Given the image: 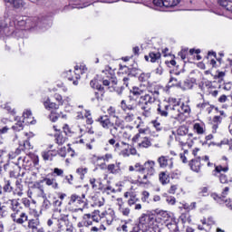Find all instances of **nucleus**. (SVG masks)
<instances>
[{"label": "nucleus", "mask_w": 232, "mask_h": 232, "mask_svg": "<svg viewBox=\"0 0 232 232\" xmlns=\"http://www.w3.org/2000/svg\"><path fill=\"white\" fill-rule=\"evenodd\" d=\"M7 204H9V208L12 211L11 218L13 222L20 226H23V224L28 222L27 227L33 232H35V229H37V227H39V226L41 225V221L39 220V218L28 219V214L23 211V207L21 206L19 199H9L7 201Z\"/></svg>", "instance_id": "1"}, {"label": "nucleus", "mask_w": 232, "mask_h": 232, "mask_svg": "<svg viewBox=\"0 0 232 232\" xmlns=\"http://www.w3.org/2000/svg\"><path fill=\"white\" fill-rule=\"evenodd\" d=\"M159 95H160V92L157 87L147 86V92L141 95L136 103V106H139L142 111L143 117H151V106L157 101Z\"/></svg>", "instance_id": "2"}, {"label": "nucleus", "mask_w": 232, "mask_h": 232, "mask_svg": "<svg viewBox=\"0 0 232 232\" xmlns=\"http://www.w3.org/2000/svg\"><path fill=\"white\" fill-rule=\"evenodd\" d=\"M138 226H140V229L145 227V229H152L153 232L162 231V224H159L157 218L150 215H142Z\"/></svg>", "instance_id": "3"}, {"label": "nucleus", "mask_w": 232, "mask_h": 232, "mask_svg": "<svg viewBox=\"0 0 232 232\" xmlns=\"http://www.w3.org/2000/svg\"><path fill=\"white\" fill-rule=\"evenodd\" d=\"M121 108L124 111L123 121L125 122H133L135 121V110H137V104L130 101L129 103H126L125 100L121 102Z\"/></svg>", "instance_id": "4"}, {"label": "nucleus", "mask_w": 232, "mask_h": 232, "mask_svg": "<svg viewBox=\"0 0 232 232\" xmlns=\"http://www.w3.org/2000/svg\"><path fill=\"white\" fill-rule=\"evenodd\" d=\"M17 24L21 28H26L27 30L30 28H35L36 26L41 29H43V26H44V28H49V26H51L50 24L46 26V22L39 21L38 18H20L17 21Z\"/></svg>", "instance_id": "5"}, {"label": "nucleus", "mask_w": 232, "mask_h": 232, "mask_svg": "<svg viewBox=\"0 0 232 232\" xmlns=\"http://www.w3.org/2000/svg\"><path fill=\"white\" fill-rule=\"evenodd\" d=\"M155 161L149 160L143 164V171H145V175L142 179H139V181L140 184H148V179L150 177H153L155 173H157V170L155 169Z\"/></svg>", "instance_id": "6"}, {"label": "nucleus", "mask_w": 232, "mask_h": 232, "mask_svg": "<svg viewBox=\"0 0 232 232\" xmlns=\"http://www.w3.org/2000/svg\"><path fill=\"white\" fill-rule=\"evenodd\" d=\"M53 218L57 222L56 232L64 231L66 224H68V216L62 214L61 210H55L53 214Z\"/></svg>", "instance_id": "7"}, {"label": "nucleus", "mask_w": 232, "mask_h": 232, "mask_svg": "<svg viewBox=\"0 0 232 232\" xmlns=\"http://www.w3.org/2000/svg\"><path fill=\"white\" fill-rule=\"evenodd\" d=\"M69 206H72V208H74L75 212L77 211L82 212L84 206H86V202L80 196L73 194L71 196Z\"/></svg>", "instance_id": "8"}, {"label": "nucleus", "mask_w": 232, "mask_h": 232, "mask_svg": "<svg viewBox=\"0 0 232 232\" xmlns=\"http://www.w3.org/2000/svg\"><path fill=\"white\" fill-rule=\"evenodd\" d=\"M132 140H133V142L138 143V148H140V150L151 148V140L150 138H148L147 136H142L140 134H136L132 138Z\"/></svg>", "instance_id": "9"}, {"label": "nucleus", "mask_w": 232, "mask_h": 232, "mask_svg": "<svg viewBox=\"0 0 232 232\" xmlns=\"http://www.w3.org/2000/svg\"><path fill=\"white\" fill-rule=\"evenodd\" d=\"M180 3V0H152L156 8H173Z\"/></svg>", "instance_id": "10"}, {"label": "nucleus", "mask_w": 232, "mask_h": 232, "mask_svg": "<svg viewBox=\"0 0 232 232\" xmlns=\"http://www.w3.org/2000/svg\"><path fill=\"white\" fill-rule=\"evenodd\" d=\"M200 98L199 101L196 103V108L199 110V111H208V113H211L213 111V108L211 107V103H209L206 99H204V94L199 93Z\"/></svg>", "instance_id": "11"}, {"label": "nucleus", "mask_w": 232, "mask_h": 232, "mask_svg": "<svg viewBox=\"0 0 232 232\" xmlns=\"http://www.w3.org/2000/svg\"><path fill=\"white\" fill-rule=\"evenodd\" d=\"M215 170L217 173H219V182L221 184H228V182H232L231 178H227V176L224 173H227V171H229V167H222V165L216 166Z\"/></svg>", "instance_id": "12"}, {"label": "nucleus", "mask_w": 232, "mask_h": 232, "mask_svg": "<svg viewBox=\"0 0 232 232\" xmlns=\"http://www.w3.org/2000/svg\"><path fill=\"white\" fill-rule=\"evenodd\" d=\"M88 72V68L86 67V65L84 64H81V65H76L74 67V78L76 80H73V77H69V81H73L72 84H74V86H77V84H79V79H81V74L82 75V73H86Z\"/></svg>", "instance_id": "13"}, {"label": "nucleus", "mask_w": 232, "mask_h": 232, "mask_svg": "<svg viewBox=\"0 0 232 232\" xmlns=\"http://www.w3.org/2000/svg\"><path fill=\"white\" fill-rule=\"evenodd\" d=\"M203 161V162H207V166L211 167L213 166V163L209 162V157L208 156H205L204 158H202L200 160L198 159V160H192L191 162L189 163V166H190V169H192V171H195L196 173H198V171H200V161Z\"/></svg>", "instance_id": "14"}, {"label": "nucleus", "mask_w": 232, "mask_h": 232, "mask_svg": "<svg viewBox=\"0 0 232 232\" xmlns=\"http://www.w3.org/2000/svg\"><path fill=\"white\" fill-rule=\"evenodd\" d=\"M102 219H104L108 226H111L115 220V210L113 208H107L101 213Z\"/></svg>", "instance_id": "15"}, {"label": "nucleus", "mask_w": 232, "mask_h": 232, "mask_svg": "<svg viewBox=\"0 0 232 232\" xmlns=\"http://www.w3.org/2000/svg\"><path fill=\"white\" fill-rule=\"evenodd\" d=\"M156 220H158V224H161V229L164 224H167V222H169L170 220H173V217H171V214L166 210H160L158 214V217L156 218Z\"/></svg>", "instance_id": "16"}, {"label": "nucleus", "mask_w": 232, "mask_h": 232, "mask_svg": "<svg viewBox=\"0 0 232 232\" xmlns=\"http://www.w3.org/2000/svg\"><path fill=\"white\" fill-rule=\"evenodd\" d=\"M116 206H118V211L121 213L123 217H130V213H131V209L129 207H126L124 200L121 198H118L116 199Z\"/></svg>", "instance_id": "17"}, {"label": "nucleus", "mask_w": 232, "mask_h": 232, "mask_svg": "<svg viewBox=\"0 0 232 232\" xmlns=\"http://www.w3.org/2000/svg\"><path fill=\"white\" fill-rule=\"evenodd\" d=\"M157 161L158 164H160V168H169V169H173V158L160 156L158 158Z\"/></svg>", "instance_id": "18"}, {"label": "nucleus", "mask_w": 232, "mask_h": 232, "mask_svg": "<svg viewBox=\"0 0 232 232\" xmlns=\"http://www.w3.org/2000/svg\"><path fill=\"white\" fill-rule=\"evenodd\" d=\"M169 117L176 119L177 121H182V112H180V105L169 107Z\"/></svg>", "instance_id": "19"}, {"label": "nucleus", "mask_w": 232, "mask_h": 232, "mask_svg": "<svg viewBox=\"0 0 232 232\" xmlns=\"http://www.w3.org/2000/svg\"><path fill=\"white\" fill-rule=\"evenodd\" d=\"M202 225H198V229H199V231H206L208 232L209 229H211V225L215 224V222L213 221V218H209L208 220L207 221L206 218H203L200 220Z\"/></svg>", "instance_id": "20"}, {"label": "nucleus", "mask_w": 232, "mask_h": 232, "mask_svg": "<svg viewBox=\"0 0 232 232\" xmlns=\"http://www.w3.org/2000/svg\"><path fill=\"white\" fill-rule=\"evenodd\" d=\"M107 170L111 175H121L122 169L121 168V162L111 163L107 166Z\"/></svg>", "instance_id": "21"}, {"label": "nucleus", "mask_w": 232, "mask_h": 232, "mask_svg": "<svg viewBox=\"0 0 232 232\" xmlns=\"http://www.w3.org/2000/svg\"><path fill=\"white\" fill-rule=\"evenodd\" d=\"M98 122H100L101 126L104 128V130H110L111 126H113V122L108 118V115L101 116L97 120Z\"/></svg>", "instance_id": "22"}, {"label": "nucleus", "mask_w": 232, "mask_h": 232, "mask_svg": "<svg viewBox=\"0 0 232 232\" xmlns=\"http://www.w3.org/2000/svg\"><path fill=\"white\" fill-rule=\"evenodd\" d=\"M123 196L125 198H129L127 203L130 208L134 206L136 202H139V198H137V194H135V192H125Z\"/></svg>", "instance_id": "23"}, {"label": "nucleus", "mask_w": 232, "mask_h": 232, "mask_svg": "<svg viewBox=\"0 0 232 232\" xmlns=\"http://www.w3.org/2000/svg\"><path fill=\"white\" fill-rule=\"evenodd\" d=\"M148 92V87L144 89L142 85L140 87L134 86L132 87L130 93L134 95V97H142V95L146 94Z\"/></svg>", "instance_id": "24"}, {"label": "nucleus", "mask_w": 232, "mask_h": 232, "mask_svg": "<svg viewBox=\"0 0 232 232\" xmlns=\"http://www.w3.org/2000/svg\"><path fill=\"white\" fill-rule=\"evenodd\" d=\"M157 111L160 117H169V105H159Z\"/></svg>", "instance_id": "25"}, {"label": "nucleus", "mask_w": 232, "mask_h": 232, "mask_svg": "<svg viewBox=\"0 0 232 232\" xmlns=\"http://www.w3.org/2000/svg\"><path fill=\"white\" fill-rule=\"evenodd\" d=\"M227 193H229V188L227 187L223 190L221 197H218V195L217 194H212L211 197L214 198V200H217L218 202H219V204H222V202H224V198L227 197Z\"/></svg>", "instance_id": "26"}, {"label": "nucleus", "mask_w": 232, "mask_h": 232, "mask_svg": "<svg viewBox=\"0 0 232 232\" xmlns=\"http://www.w3.org/2000/svg\"><path fill=\"white\" fill-rule=\"evenodd\" d=\"M34 147L32 146V144L30 143L29 140H24L23 145H20L18 150L21 153V151H24V153L26 155H28V153H30V150H32Z\"/></svg>", "instance_id": "27"}, {"label": "nucleus", "mask_w": 232, "mask_h": 232, "mask_svg": "<svg viewBox=\"0 0 232 232\" xmlns=\"http://www.w3.org/2000/svg\"><path fill=\"white\" fill-rule=\"evenodd\" d=\"M159 181L162 186H166V184H169V174L162 171L159 174Z\"/></svg>", "instance_id": "28"}, {"label": "nucleus", "mask_w": 232, "mask_h": 232, "mask_svg": "<svg viewBox=\"0 0 232 232\" xmlns=\"http://www.w3.org/2000/svg\"><path fill=\"white\" fill-rule=\"evenodd\" d=\"M146 61H150V63H157L159 59H160V53L159 52H152L149 53V56H145Z\"/></svg>", "instance_id": "29"}, {"label": "nucleus", "mask_w": 232, "mask_h": 232, "mask_svg": "<svg viewBox=\"0 0 232 232\" xmlns=\"http://www.w3.org/2000/svg\"><path fill=\"white\" fill-rule=\"evenodd\" d=\"M193 137V134H185V136L176 137V140L181 143V146H186V144H189V139Z\"/></svg>", "instance_id": "30"}, {"label": "nucleus", "mask_w": 232, "mask_h": 232, "mask_svg": "<svg viewBox=\"0 0 232 232\" xmlns=\"http://www.w3.org/2000/svg\"><path fill=\"white\" fill-rule=\"evenodd\" d=\"M23 117L24 122H25L26 124H34V121H31V119H34V117H32V111L25 110L23 113Z\"/></svg>", "instance_id": "31"}, {"label": "nucleus", "mask_w": 232, "mask_h": 232, "mask_svg": "<svg viewBox=\"0 0 232 232\" xmlns=\"http://www.w3.org/2000/svg\"><path fill=\"white\" fill-rule=\"evenodd\" d=\"M44 106L45 110H59V104H57L55 102H52L50 101V99H47L44 102Z\"/></svg>", "instance_id": "32"}, {"label": "nucleus", "mask_w": 232, "mask_h": 232, "mask_svg": "<svg viewBox=\"0 0 232 232\" xmlns=\"http://www.w3.org/2000/svg\"><path fill=\"white\" fill-rule=\"evenodd\" d=\"M91 87H92L94 90H98V92H102V93H104L103 90L104 87L99 83V80L93 79L90 82Z\"/></svg>", "instance_id": "33"}, {"label": "nucleus", "mask_w": 232, "mask_h": 232, "mask_svg": "<svg viewBox=\"0 0 232 232\" xmlns=\"http://www.w3.org/2000/svg\"><path fill=\"white\" fill-rule=\"evenodd\" d=\"M83 226L85 227H90V226H93V219L90 214H85L83 216Z\"/></svg>", "instance_id": "34"}, {"label": "nucleus", "mask_w": 232, "mask_h": 232, "mask_svg": "<svg viewBox=\"0 0 232 232\" xmlns=\"http://www.w3.org/2000/svg\"><path fill=\"white\" fill-rule=\"evenodd\" d=\"M218 4L228 12H232V2L229 0H218Z\"/></svg>", "instance_id": "35"}, {"label": "nucleus", "mask_w": 232, "mask_h": 232, "mask_svg": "<svg viewBox=\"0 0 232 232\" xmlns=\"http://www.w3.org/2000/svg\"><path fill=\"white\" fill-rule=\"evenodd\" d=\"M44 182H45L46 186H52L53 189H57L59 188V184L55 181V179H44Z\"/></svg>", "instance_id": "36"}, {"label": "nucleus", "mask_w": 232, "mask_h": 232, "mask_svg": "<svg viewBox=\"0 0 232 232\" xmlns=\"http://www.w3.org/2000/svg\"><path fill=\"white\" fill-rule=\"evenodd\" d=\"M10 5H13L14 8L16 9L24 8L26 6V3H24V0H14Z\"/></svg>", "instance_id": "37"}, {"label": "nucleus", "mask_w": 232, "mask_h": 232, "mask_svg": "<svg viewBox=\"0 0 232 232\" xmlns=\"http://www.w3.org/2000/svg\"><path fill=\"white\" fill-rule=\"evenodd\" d=\"M90 215H91V218H92V221H94L96 224H98L100 220H102V217H101V211L99 210H94Z\"/></svg>", "instance_id": "38"}, {"label": "nucleus", "mask_w": 232, "mask_h": 232, "mask_svg": "<svg viewBox=\"0 0 232 232\" xmlns=\"http://www.w3.org/2000/svg\"><path fill=\"white\" fill-rule=\"evenodd\" d=\"M67 138L63 136V134H56L55 135V142L58 144V146H63L64 142H66Z\"/></svg>", "instance_id": "39"}, {"label": "nucleus", "mask_w": 232, "mask_h": 232, "mask_svg": "<svg viewBox=\"0 0 232 232\" xmlns=\"http://www.w3.org/2000/svg\"><path fill=\"white\" fill-rule=\"evenodd\" d=\"M44 160H53V151L48 150L42 152Z\"/></svg>", "instance_id": "40"}, {"label": "nucleus", "mask_w": 232, "mask_h": 232, "mask_svg": "<svg viewBox=\"0 0 232 232\" xmlns=\"http://www.w3.org/2000/svg\"><path fill=\"white\" fill-rule=\"evenodd\" d=\"M169 84L170 86H176L177 88H180V86H182V82L180 81H179V79L171 77L169 79Z\"/></svg>", "instance_id": "41"}, {"label": "nucleus", "mask_w": 232, "mask_h": 232, "mask_svg": "<svg viewBox=\"0 0 232 232\" xmlns=\"http://www.w3.org/2000/svg\"><path fill=\"white\" fill-rule=\"evenodd\" d=\"M107 113L109 115V117H113L114 119H119V116H117V110L115 109V107H109L107 109Z\"/></svg>", "instance_id": "42"}, {"label": "nucleus", "mask_w": 232, "mask_h": 232, "mask_svg": "<svg viewBox=\"0 0 232 232\" xmlns=\"http://www.w3.org/2000/svg\"><path fill=\"white\" fill-rule=\"evenodd\" d=\"M165 227H168L169 231H173L177 229V223L175 222V219H171L170 221L165 223Z\"/></svg>", "instance_id": "43"}, {"label": "nucleus", "mask_w": 232, "mask_h": 232, "mask_svg": "<svg viewBox=\"0 0 232 232\" xmlns=\"http://www.w3.org/2000/svg\"><path fill=\"white\" fill-rule=\"evenodd\" d=\"M76 173L80 176V179H84V175L88 173V168L81 167L76 169Z\"/></svg>", "instance_id": "44"}, {"label": "nucleus", "mask_w": 232, "mask_h": 232, "mask_svg": "<svg viewBox=\"0 0 232 232\" xmlns=\"http://www.w3.org/2000/svg\"><path fill=\"white\" fill-rule=\"evenodd\" d=\"M3 189L5 193H12V191H14V188L12 187V184L10 183V180H5V185H4Z\"/></svg>", "instance_id": "45"}, {"label": "nucleus", "mask_w": 232, "mask_h": 232, "mask_svg": "<svg viewBox=\"0 0 232 232\" xmlns=\"http://www.w3.org/2000/svg\"><path fill=\"white\" fill-rule=\"evenodd\" d=\"M185 135H188V128L181 126L177 130V136L176 137H184Z\"/></svg>", "instance_id": "46"}, {"label": "nucleus", "mask_w": 232, "mask_h": 232, "mask_svg": "<svg viewBox=\"0 0 232 232\" xmlns=\"http://www.w3.org/2000/svg\"><path fill=\"white\" fill-rule=\"evenodd\" d=\"M179 88H182L183 90H191V88H193V82H191L189 80H186L183 83H181Z\"/></svg>", "instance_id": "47"}, {"label": "nucleus", "mask_w": 232, "mask_h": 232, "mask_svg": "<svg viewBox=\"0 0 232 232\" xmlns=\"http://www.w3.org/2000/svg\"><path fill=\"white\" fill-rule=\"evenodd\" d=\"M167 106H169V108H172V106H180V100H177L176 98H169V104Z\"/></svg>", "instance_id": "48"}, {"label": "nucleus", "mask_w": 232, "mask_h": 232, "mask_svg": "<svg viewBox=\"0 0 232 232\" xmlns=\"http://www.w3.org/2000/svg\"><path fill=\"white\" fill-rule=\"evenodd\" d=\"M194 130L198 135H202L204 133V126H202L200 123H195Z\"/></svg>", "instance_id": "49"}, {"label": "nucleus", "mask_w": 232, "mask_h": 232, "mask_svg": "<svg viewBox=\"0 0 232 232\" xmlns=\"http://www.w3.org/2000/svg\"><path fill=\"white\" fill-rule=\"evenodd\" d=\"M150 77H151V73L150 72H142L140 76H139V81H140L141 82H146V81H148V79H150Z\"/></svg>", "instance_id": "50"}, {"label": "nucleus", "mask_w": 232, "mask_h": 232, "mask_svg": "<svg viewBox=\"0 0 232 232\" xmlns=\"http://www.w3.org/2000/svg\"><path fill=\"white\" fill-rule=\"evenodd\" d=\"M180 106V113H181V117H184V113H189L190 109L189 106L185 105L184 103H182Z\"/></svg>", "instance_id": "51"}, {"label": "nucleus", "mask_w": 232, "mask_h": 232, "mask_svg": "<svg viewBox=\"0 0 232 232\" xmlns=\"http://www.w3.org/2000/svg\"><path fill=\"white\" fill-rule=\"evenodd\" d=\"M29 215H31V217H34V218H39V217H41V212H39L35 208H30Z\"/></svg>", "instance_id": "52"}, {"label": "nucleus", "mask_w": 232, "mask_h": 232, "mask_svg": "<svg viewBox=\"0 0 232 232\" xmlns=\"http://www.w3.org/2000/svg\"><path fill=\"white\" fill-rule=\"evenodd\" d=\"M151 124L155 128V130H157V131H162V125L160 124V122H159V121L154 120L151 121Z\"/></svg>", "instance_id": "53"}, {"label": "nucleus", "mask_w": 232, "mask_h": 232, "mask_svg": "<svg viewBox=\"0 0 232 232\" xmlns=\"http://www.w3.org/2000/svg\"><path fill=\"white\" fill-rule=\"evenodd\" d=\"M54 100L58 102V106H63L64 104V100L63 99V96L59 93L54 94Z\"/></svg>", "instance_id": "54"}, {"label": "nucleus", "mask_w": 232, "mask_h": 232, "mask_svg": "<svg viewBox=\"0 0 232 232\" xmlns=\"http://www.w3.org/2000/svg\"><path fill=\"white\" fill-rule=\"evenodd\" d=\"M84 118L86 119L87 124H93V119H92V114L90 111H85Z\"/></svg>", "instance_id": "55"}, {"label": "nucleus", "mask_w": 232, "mask_h": 232, "mask_svg": "<svg viewBox=\"0 0 232 232\" xmlns=\"http://www.w3.org/2000/svg\"><path fill=\"white\" fill-rule=\"evenodd\" d=\"M0 216L8 217V208L6 206H2V208H0Z\"/></svg>", "instance_id": "56"}, {"label": "nucleus", "mask_w": 232, "mask_h": 232, "mask_svg": "<svg viewBox=\"0 0 232 232\" xmlns=\"http://www.w3.org/2000/svg\"><path fill=\"white\" fill-rule=\"evenodd\" d=\"M20 154H21V152H20L19 149H16L14 152H10L8 154V157H9V159L14 160V159H15V157H17V155H20Z\"/></svg>", "instance_id": "57"}, {"label": "nucleus", "mask_w": 232, "mask_h": 232, "mask_svg": "<svg viewBox=\"0 0 232 232\" xmlns=\"http://www.w3.org/2000/svg\"><path fill=\"white\" fill-rule=\"evenodd\" d=\"M53 173L57 175V177H63L64 175V170L59 168H54Z\"/></svg>", "instance_id": "58"}, {"label": "nucleus", "mask_w": 232, "mask_h": 232, "mask_svg": "<svg viewBox=\"0 0 232 232\" xmlns=\"http://www.w3.org/2000/svg\"><path fill=\"white\" fill-rule=\"evenodd\" d=\"M135 171H139L140 173H142L144 171V165H141L140 163H136L134 165Z\"/></svg>", "instance_id": "59"}, {"label": "nucleus", "mask_w": 232, "mask_h": 232, "mask_svg": "<svg viewBox=\"0 0 232 232\" xmlns=\"http://www.w3.org/2000/svg\"><path fill=\"white\" fill-rule=\"evenodd\" d=\"M166 200L170 206H175V203L177 202V199L173 196L168 197Z\"/></svg>", "instance_id": "60"}, {"label": "nucleus", "mask_w": 232, "mask_h": 232, "mask_svg": "<svg viewBox=\"0 0 232 232\" xmlns=\"http://www.w3.org/2000/svg\"><path fill=\"white\" fill-rule=\"evenodd\" d=\"M150 198V192H148V191H143L142 192V197H141V200L143 201V202H148V199Z\"/></svg>", "instance_id": "61"}, {"label": "nucleus", "mask_w": 232, "mask_h": 232, "mask_svg": "<svg viewBox=\"0 0 232 232\" xmlns=\"http://www.w3.org/2000/svg\"><path fill=\"white\" fill-rule=\"evenodd\" d=\"M186 55H188V49H182L179 53V56L182 59V61H184V59H186Z\"/></svg>", "instance_id": "62"}, {"label": "nucleus", "mask_w": 232, "mask_h": 232, "mask_svg": "<svg viewBox=\"0 0 232 232\" xmlns=\"http://www.w3.org/2000/svg\"><path fill=\"white\" fill-rule=\"evenodd\" d=\"M22 204L24 206V208H30L31 201L28 199V198H23Z\"/></svg>", "instance_id": "63"}, {"label": "nucleus", "mask_w": 232, "mask_h": 232, "mask_svg": "<svg viewBox=\"0 0 232 232\" xmlns=\"http://www.w3.org/2000/svg\"><path fill=\"white\" fill-rule=\"evenodd\" d=\"M12 128L14 131H21L23 130V123H16Z\"/></svg>", "instance_id": "64"}]
</instances>
